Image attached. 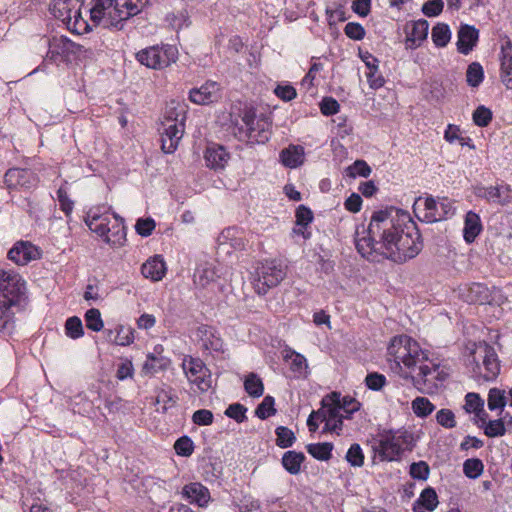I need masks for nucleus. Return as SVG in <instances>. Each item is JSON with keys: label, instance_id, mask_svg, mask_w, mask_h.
Here are the masks:
<instances>
[{"label": "nucleus", "instance_id": "obj_1", "mask_svg": "<svg viewBox=\"0 0 512 512\" xmlns=\"http://www.w3.org/2000/svg\"><path fill=\"white\" fill-rule=\"evenodd\" d=\"M362 257L379 261L384 256L397 264L415 258L423 249V240L416 222L402 209L389 207L373 213L367 236L355 241Z\"/></svg>", "mask_w": 512, "mask_h": 512}, {"label": "nucleus", "instance_id": "obj_2", "mask_svg": "<svg viewBox=\"0 0 512 512\" xmlns=\"http://www.w3.org/2000/svg\"><path fill=\"white\" fill-rule=\"evenodd\" d=\"M149 0H95L89 9L90 19L104 27L123 28V21L137 15Z\"/></svg>", "mask_w": 512, "mask_h": 512}, {"label": "nucleus", "instance_id": "obj_3", "mask_svg": "<svg viewBox=\"0 0 512 512\" xmlns=\"http://www.w3.org/2000/svg\"><path fill=\"white\" fill-rule=\"evenodd\" d=\"M389 361H394L397 367L403 363L407 368L426 362L428 355L422 351L419 344L407 335H398L391 339L387 348Z\"/></svg>", "mask_w": 512, "mask_h": 512}, {"label": "nucleus", "instance_id": "obj_4", "mask_svg": "<svg viewBox=\"0 0 512 512\" xmlns=\"http://www.w3.org/2000/svg\"><path fill=\"white\" fill-rule=\"evenodd\" d=\"M416 217L425 223H435L454 215L455 208L448 198H442L439 202L432 195L416 198L413 204Z\"/></svg>", "mask_w": 512, "mask_h": 512}, {"label": "nucleus", "instance_id": "obj_5", "mask_svg": "<svg viewBox=\"0 0 512 512\" xmlns=\"http://www.w3.org/2000/svg\"><path fill=\"white\" fill-rule=\"evenodd\" d=\"M185 109L178 105L167 111L164 131L161 133V149L164 153H173L184 133Z\"/></svg>", "mask_w": 512, "mask_h": 512}, {"label": "nucleus", "instance_id": "obj_6", "mask_svg": "<svg viewBox=\"0 0 512 512\" xmlns=\"http://www.w3.org/2000/svg\"><path fill=\"white\" fill-rule=\"evenodd\" d=\"M286 277V267L277 260L260 262L253 277V287L258 295H266L269 289L278 286Z\"/></svg>", "mask_w": 512, "mask_h": 512}, {"label": "nucleus", "instance_id": "obj_7", "mask_svg": "<svg viewBox=\"0 0 512 512\" xmlns=\"http://www.w3.org/2000/svg\"><path fill=\"white\" fill-rule=\"evenodd\" d=\"M81 0H54L50 10L54 17L66 24L67 28L82 34L89 28L88 22L81 14Z\"/></svg>", "mask_w": 512, "mask_h": 512}, {"label": "nucleus", "instance_id": "obj_8", "mask_svg": "<svg viewBox=\"0 0 512 512\" xmlns=\"http://www.w3.org/2000/svg\"><path fill=\"white\" fill-rule=\"evenodd\" d=\"M136 59L148 68L163 69L177 61L178 50L174 45H154L139 51Z\"/></svg>", "mask_w": 512, "mask_h": 512}, {"label": "nucleus", "instance_id": "obj_9", "mask_svg": "<svg viewBox=\"0 0 512 512\" xmlns=\"http://www.w3.org/2000/svg\"><path fill=\"white\" fill-rule=\"evenodd\" d=\"M25 292L26 283L18 273L0 269V299L6 306L19 305Z\"/></svg>", "mask_w": 512, "mask_h": 512}, {"label": "nucleus", "instance_id": "obj_10", "mask_svg": "<svg viewBox=\"0 0 512 512\" xmlns=\"http://www.w3.org/2000/svg\"><path fill=\"white\" fill-rule=\"evenodd\" d=\"M182 368L189 382L195 384L200 392L208 391L212 386L211 371L200 358L189 356L182 363Z\"/></svg>", "mask_w": 512, "mask_h": 512}, {"label": "nucleus", "instance_id": "obj_11", "mask_svg": "<svg viewBox=\"0 0 512 512\" xmlns=\"http://www.w3.org/2000/svg\"><path fill=\"white\" fill-rule=\"evenodd\" d=\"M419 374L413 377V382L416 388L422 393H433L438 389L437 377L439 376V365L425 362L418 363Z\"/></svg>", "mask_w": 512, "mask_h": 512}, {"label": "nucleus", "instance_id": "obj_12", "mask_svg": "<svg viewBox=\"0 0 512 512\" xmlns=\"http://www.w3.org/2000/svg\"><path fill=\"white\" fill-rule=\"evenodd\" d=\"M4 182L8 189H31L37 185L38 177L30 169L10 168L5 173Z\"/></svg>", "mask_w": 512, "mask_h": 512}, {"label": "nucleus", "instance_id": "obj_13", "mask_svg": "<svg viewBox=\"0 0 512 512\" xmlns=\"http://www.w3.org/2000/svg\"><path fill=\"white\" fill-rule=\"evenodd\" d=\"M395 441V432L392 430L384 431L380 434L378 446L374 447V450L379 454L381 460H397L404 452V447Z\"/></svg>", "mask_w": 512, "mask_h": 512}, {"label": "nucleus", "instance_id": "obj_14", "mask_svg": "<svg viewBox=\"0 0 512 512\" xmlns=\"http://www.w3.org/2000/svg\"><path fill=\"white\" fill-rule=\"evenodd\" d=\"M220 98V85L214 81H207L201 87L193 88L189 92L190 101L198 105H209Z\"/></svg>", "mask_w": 512, "mask_h": 512}, {"label": "nucleus", "instance_id": "obj_15", "mask_svg": "<svg viewBox=\"0 0 512 512\" xmlns=\"http://www.w3.org/2000/svg\"><path fill=\"white\" fill-rule=\"evenodd\" d=\"M8 259L17 265H26L32 260L39 259L40 250L28 241H19L9 250Z\"/></svg>", "mask_w": 512, "mask_h": 512}, {"label": "nucleus", "instance_id": "obj_16", "mask_svg": "<svg viewBox=\"0 0 512 512\" xmlns=\"http://www.w3.org/2000/svg\"><path fill=\"white\" fill-rule=\"evenodd\" d=\"M311 414L315 416L318 421L325 422L322 433L335 432L338 435L343 428V415L337 412L335 407L320 408L312 411Z\"/></svg>", "mask_w": 512, "mask_h": 512}, {"label": "nucleus", "instance_id": "obj_17", "mask_svg": "<svg viewBox=\"0 0 512 512\" xmlns=\"http://www.w3.org/2000/svg\"><path fill=\"white\" fill-rule=\"evenodd\" d=\"M476 195L490 203L502 206L512 202V189L508 185L504 184L480 187L477 189Z\"/></svg>", "mask_w": 512, "mask_h": 512}, {"label": "nucleus", "instance_id": "obj_18", "mask_svg": "<svg viewBox=\"0 0 512 512\" xmlns=\"http://www.w3.org/2000/svg\"><path fill=\"white\" fill-rule=\"evenodd\" d=\"M429 23L425 19H419L411 24L410 30L406 28V49H416L421 46L422 42L426 40L428 36Z\"/></svg>", "mask_w": 512, "mask_h": 512}, {"label": "nucleus", "instance_id": "obj_19", "mask_svg": "<svg viewBox=\"0 0 512 512\" xmlns=\"http://www.w3.org/2000/svg\"><path fill=\"white\" fill-rule=\"evenodd\" d=\"M479 39V31L472 25L462 24L458 31L457 50L463 55H468L476 46Z\"/></svg>", "mask_w": 512, "mask_h": 512}, {"label": "nucleus", "instance_id": "obj_20", "mask_svg": "<svg viewBox=\"0 0 512 512\" xmlns=\"http://www.w3.org/2000/svg\"><path fill=\"white\" fill-rule=\"evenodd\" d=\"M204 159L207 167L217 171L225 168L230 159V154L224 146L211 144L205 150Z\"/></svg>", "mask_w": 512, "mask_h": 512}, {"label": "nucleus", "instance_id": "obj_21", "mask_svg": "<svg viewBox=\"0 0 512 512\" xmlns=\"http://www.w3.org/2000/svg\"><path fill=\"white\" fill-rule=\"evenodd\" d=\"M182 495L190 503H195L199 507H206L211 500L208 488L199 482L186 484L182 489Z\"/></svg>", "mask_w": 512, "mask_h": 512}, {"label": "nucleus", "instance_id": "obj_22", "mask_svg": "<svg viewBox=\"0 0 512 512\" xmlns=\"http://www.w3.org/2000/svg\"><path fill=\"white\" fill-rule=\"evenodd\" d=\"M196 336L205 350L215 352L223 351V341L217 335L216 330L208 325H201L197 328Z\"/></svg>", "mask_w": 512, "mask_h": 512}, {"label": "nucleus", "instance_id": "obj_23", "mask_svg": "<svg viewBox=\"0 0 512 512\" xmlns=\"http://www.w3.org/2000/svg\"><path fill=\"white\" fill-rule=\"evenodd\" d=\"M500 77L507 89H512V43L507 40L501 48Z\"/></svg>", "mask_w": 512, "mask_h": 512}, {"label": "nucleus", "instance_id": "obj_24", "mask_svg": "<svg viewBox=\"0 0 512 512\" xmlns=\"http://www.w3.org/2000/svg\"><path fill=\"white\" fill-rule=\"evenodd\" d=\"M165 272V262L160 255H156L148 259L141 267L142 275L152 281L161 280L164 277Z\"/></svg>", "mask_w": 512, "mask_h": 512}, {"label": "nucleus", "instance_id": "obj_25", "mask_svg": "<svg viewBox=\"0 0 512 512\" xmlns=\"http://www.w3.org/2000/svg\"><path fill=\"white\" fill-rule=\"evenodd\" d=\"M483 364L487 371L484 378L487 381L494 380L500 372V364L495 349L487 343L483 344Z\"/></svg>", "mask_w": 512, "mask_h": 512}, {"label": "nucleus", "instance_id": "obj_26", "mask_svg": "<svg viewBox=\"0 0 512 512\" xmlns=\"http://www.w3.org/2000/svg\"><path fill=\"white\" fill-rule=\"evenodd\" d=\"M462 296L468 303L485 304L490 301L491 295L486 285L481 283H473L464 290Z\"/></svg>", "mask_w": 512, "mask_h": 512}, {"label": "nucleus", "instance_id": "obj_27", "mask_svg": "<svg viewBox=\"0 0 512 512\" xmlns=\"http://www.w3.org/2000/svg\"><path fill=\"white\" fill-rule=\"evenodd\" d=\"M304 148L300 145H289L280 152L281 163L288 168H296L304 162Z\"/></svg>", "mask_w": 512, "mask_h": 512}, {"label": "nucleus", "instance_id": "obj_28", "mask_svg": "<svg viewBox=\"0 0 512 512\" xmlns=\"http://www.w3.org/2000/svg\"><path fill=\"white\" fill-rule=\"evenodd\" d=\"M217 277L218 275L213 264L204 262L196 267L193 281L196 285L205 288L210 283L214 282Z\"/></svg>", "mask_w": 512, "mask_h": 512}, {"label": "nucleus", "instance_id": "obj_29", "mask_svg": "<svg viewBox=\"0 0 512 512\" xmlns=\"http://www.w3.org/2000/svg\"><path fill=\"white\" fill-rule=\"evenodd\" d=\"M464 239L467 243H472L482 231V224L478 214L469 211L465 216Z\"/></svg>", "mask_w": 512, "mask_h": 512}, {"label": "nucleus", "instance_id": "obj_30", "mask_svg": "<svg viewBox=\"0 0 512 512\" xmlns=\"http://www.w3.org/2000/svg\"><path fill=\"white\" fill-rule=\"evenodd\" d=\"M304 460L305 455L302 452L289 450L283 454L281 462L287 472L292 475H297L301 470V465Z\"/></svg>", "mask_w": 512, "mask_h": 512}, {"label": "nucleus", "instance_id": "obj_31", "mask_svg": "<svg viewBox=\"0 0 512 512\" xmlns=\"http://www.w3.org/2000/svg\"><path fill=\"white\" fill-rule=\"evenodd\" d=\"M266 123L257 121L255 127H251L249 132H246L247 141L250 144H264L270 138V131L265 127Z\"/></svg>", "mask_w": 512, "mask_h": 512}, {"label": "nucleus", "instance_id": "obj_32", "mask_svg": "<svg viewBox=\"0 0 512 512\" xmlns=\"http://www.w3.org/2000/svg\"><path fill=\"white\" fill-rule=\"evenodd\" d=\"M333 448L331 442L312 443L306 446L307 452L319 461H328L332 457Z\"/></svg>", "mask_w": 512, "mask_h": 512}, {"label": "nucleus", "instance_id": "obj_33", "mask_svg": "<svg viewBox=\"0 0 512 512\" xmlns=\"http://www.w3.org/2000/svg\"><path fill=\"white\" fill-rule=\"evenodd\" d=\"M414 504H416L417 509L421 506L428 511H434L439 504L438 495L435 489L430 486L423 489Z\"/></svg>", "mask_w": 512, "mask_h": 512}, {"label": "nucleus", "instance_id": "obj_34", "mask_svg": "<svg viewBox=\"0 0 512 512\" xmlns=\"http://www.w3.org/2000/svg\"><path fill=\"white\" fill-rule=\"evenodd\" d=\"M244 389L249 396L259 398L264 393V384L256 373L251 372L245 378Z\"/></svg>", "mask_w": 512, "mask_h": 512}, {"label": "nucleus", "instance_id": "obj_35", "mask_svg": "<svg viewBox=\"0 0 512 512\" xmlns=\"http://www.w3.org/2000/svg\"><path fill=\"white\" fill-rule=\"evenodd\" d=\"M451 39V31L447 24L438 23L432 28V40L435 46L445 47Z\"/></svg>", "mask_w": 512, "mask_h": 512}, {"label": "nucleus", "instance_id": "obj_36", "mask_svg": "<svg viewBox=\"0 0 512 512\" xmlns=\"http://www.w3.org/2000/svg\"><path fill=\"white\" fill-rule=\"evenodd\" d=\"M411 408L417 417L426 418L434 411L435 406L428 398L416 397L411 403Z\"/></svg>", "mask_w": 512, "mask_h": 512}, {"label": "nucleus", "instance_id": "obj_37", "mask_svg": "<svg viewBox=\"0 0 512 512\" xmlns=\"http://www.w3.org/2000/svg\"><path fill=\"white\" fill-rule=\"evenodd\" d=\"M276 445L280 448H289L296 441L294 432L285 426H279L275 429Z\"/></svg>", "mask_w": 512, "mask_h": 512}, {"label": "nucleus", "instance_id": "obj_38", "mask_svg": "<svg viewBox=\"0 0 512 512\" xmlns=\"http://www.w3.org/2000/svg\"><path fill=\"white\" fill-rule=\"evenodd\" d=\"M484 79V71L480 63L472 62L466 71V81L471 87H478Z\"/></svg>", "mask_w": 512, "mask_h": 512}, {"label": "nucleus", "instance_id": "obj_39", "mask_svg": "<svg viewBox=\"0 0 512 512\" xmlns=\"http://www.w3.org/2000/svg\"><path fill=\"white\" fill-rule=\"evenodd\" d=\"M275 400L272 396L267 395L264 397L262 402L258 404V406L255 409V415L261 419L265 420L273 415L276 414V409L274 407Z\"/></svg>", "mask_w": 512, "mask_h": 512}, {"label": "nucleus", "instance_id": "obj_40", "mask_svg": "<svg viewBox=\"0 0 512 512\" xmlns=\"http://www.w3.org/2000/svg\"><path fill=\"white\" fill-rule=\"evenodd\" d=\"M487 401L489 410H503L507 403L505 391L499 388H491L488 393Z\"/></svg>", "mask_w": 512, "mask_h": 512}, {"label": "nucleus", "instance_id": "obj_41", "mask_svg": "<svg viewBox=\"0 0 512 512\" xmlns=\"http://www.w3.org/2000/svg\"><path fill=\"white\" fill-rule=\"evenodd\" d=\"M484 434L489 438L502 437L505 435L507 428L504 419L489 420L483 428Z\"/></svg>", "mask_w": 512, "mask_h": 512}, {"label": "nucleus", "instance_id": "obj_42", "mask_svg": "<svg viewBox=\"0 0 512 512\" xmlns=\"http://www.w3.org/2000/svg\"><path fill=\"white\" fill-rule=\"evenodd\" d=\"M463 471L466 477L476 479L484 471L483 462L478 458L467 459L463 464Z\"/></svg>", "mask_w": 512, "mask_h": 512}, {"label": "nucleus", "instance_id": "obj_43", "mask_svg": "<svg viewBox=\"0 0 512 512\" xmlns=\"http://www.w3.org/2000/svg\"><path fill=\"white\" fill-rule=\"evenodd\" d=\"M65 332L71 339H78L84 335L83 324L79 317L72 316L66 320Z\"/></svg>", "mask_w": 512, "mask_h": 512}, {"label": "nucleus", "instance_id": "obj_44", "mask_svg": "<svg viewBox=\"0 0 512 512\" xmlns=\"http://www.w3.org/2000/svg\"><path fill=\"white\" fill-rule=\"evenodd\" d=\"M109 223V217H105V220L87 222L86 225L92 232L96 233L100 237H103L105 242L110 243L111 240L108 234L111 229L109 227Z\"/></svg>", "mask_w": 512, "mask_h": 512}, {"label": "nucleus", "instance_id": "obj_45", "mask_svg": "<svg viewBox=\"0 0 512 512\" xmlns=\"http://www.w3.org/2000/svg\"><path fill=\"white\" fill-rule=\"evenodd\" d=\"M175 452L178 456L189 457L194 452V443L189 436H182L175 441Z\"/></svg>", "mask_w": 512, "mask_h": 512}, {"label": "nucleus", "instance_id": "obj_46", "mask_svg": "<svg viewBox=\"0 0 512 512\" xmlns=\"http://www.w3.org/2000/svg\"><path fill=\"white\" fill-rule=\"evenodd\" d=\"M84 317L88 329L94 332H99L103 329V321L101 318V313L98 309L91 308L87 310Z\"/></svg>", "mask_w": 512, "mask_h": 512}, {"label": "nucleus", "instance_id": "obj_47", "mask_svg": "<svg viewBox=\"0 0 512 512\" xmlns=\"http://www.w3.org/2000/svg\"><path fill=\"white\" fill-rule=\"evenodd\" d=\"M473 122L479 127H486L492 121V111L484 105L478 106L472 115Z\"/></svg>", "mask_w": 512, "mask_h": 512}, {"label": "nucleus", "instance_id": "obj_48", "mask_svg": "<svg viewBox=\"0 0 512 512\" xmlns=\"http://www.w3.org/2000/svg\"><path fill=\"white\" fill-rule=\"evenodd\" d=\"M347 175L351 178L361 176L364 178L369 177L371 174V167L364 160H356L352 165L346 169Z\"/></svg>", "mask_w": 512, "mask_h": 512}, {"label": "nucleus", "instance_id": "obj_49", "mask_svg": "<svg viewBox=\"0 0 512 512\" xmlns=\"http://www.w3.org/2000/svg\"><path fill=\"white\" fill-rule=\"evenodd\" d=\"M484 407V400L477 393H467L465 396L464 409L467 413L478 414Z\"/></svg>", "mask_w": 512, "mask_h": 512}, {"label": "nucleus", "instance_id": "obj_50", "mask_svg": "<svg viewBox=\"0 0 512 512\" xmlns=\"http://www.w3.org/2000/svg\"><path fill=\"white\" fill-rule=\"evenodd\" d=\"M246 412L247 408L243 404L233 403L226 408L224 414L237 423H243L247 420Z\"/></svg>", "mask_w": 512, "mask_h": 512}, {"label": "nucleus", "instance_id": "obj_51", "mask_svg": "<svg viewBox=\"0 0 512 512\" xmlns=\"http://www.w3.org/2000/svg\"><path fill=\"white\" fill-rule=\"evenodd\" d=\"M361 407V403L357 401L355 398L351 396H344L342 398L341 406L336 407L337 412L340 413V410H343L346 414L343 416V419H350L351 415L355 412H357Z\"/></svg>", "mask_w": 512, "mask_h": 512}, {"label": "nucleus", "instance_id": "obj_52", "mask_svg": "<svg viewBox=\"0 0 512 512\" xmlns=\"http://www.w3.org/2000/svg\"><path fill=\"white\" fill-rule=\"evenodd\" d=\"M345 458L353 467H361L364 464V454L360 445L357 443L350 446Z\"/></svg>", "mask_w": 512, "mask_h": 512}, {"label": "nucleus", "instance_id": "obj_53", "mask_svg": "<svg viewBox=\"0 0 512 512\" xmlns=\"http://www.w3.org/2000/svg\"><path fill=\"white\" fill-rule=\"evenodd\" d=\"M134 340L133 331L130 328H126L122 325L116 327V334L112 343L120 346H126L132 343Z\"/></svg>", "mask_w": 512, "mask_h": 512}, {"label": "nucleus", "instance_id": "obj_54", "mask_svg": "<svg viewBox=\"0 0 512 512\" xmlns=\"http://www.w3.org/2000/svg\"><path fill=\"white\" fill-rule=\"evenodd\" d=\"M410 476L417 480H427L430 474V467L425 461L413 462L410 465Z\"/></svg>", "mask_w": 512, "mask_h": 512}, {"label": "nucleus", "instance_id": "obj_55", "mask_svg": "<svg viewBox=\"0 0 512 512\" xmlns=\"http://www.w3.org/2000/svg\"><path fill=\"white\" fill-rule=\"evenodd\" d=\"M110 209L111 207L107 205H97L91 207L84 217L85 223L105 220V217H108L107 214L110 211Z\"/></svg>", "mask_w": 512, "mask_h": 512}, {"label": "nucleus", "instance_id": "obj_56", "mask_svg": "<svg viewBox=\"0 0 512 512\" xmlns=\"http://www.w3.org/2000/svg\"><path fill=\"white\" fill-rule=\"evenodd\" d=\"M436 421L444 428L451 429L456 426L455 414L450 409H440L436 413Z\"/></svg>", "mask_w": 512, "mask_h": 512}, {"label": "nucleus", "instance_id": "obj_57", "mask_svg": "<svg viewBox=\"0 0 512 512\" xmlns=\"http://www.w3.org/2000/svg\"><path fill=\"white\" fill-rule=\"evenodd\" d=\"M296 225L307 228V226L313 221V212L310 208L305 205H300L295 212Z\"/></svg>", "mask_w": 512, "mask_h": 512}, {"label": "nucleus", "instance_id": "obj_58", "mask_svg": "<svg viewBox=\"0 0 512 512\" xmlns=\"http://www.w3.org/2000/svg\"><path fill=\"white\" fill-rule=\"evenodd\" d=\"M366 386L373 391H380L386 384V377L378 372H370L365 378Z\"/></svg>", "mask_w": 512, "mask_h": 512}, {"label": "nucleus", "instance_id": "obj_59", "mask_svg": "<svg viewBox=\"0 0 512 512\" xmlns=\"http://www.w3.org/2000/svg\"><path fill=\"white\" fill-rule=\"evenodd\" d=\"M237 229L236 228H227L222 231L220 234L219 239L220 240H231L230 245L234 249L242 250L244 248V241L240 237H236ZM224 241H221V244H223Z\"/></svg>", "mask_w": 512, "mask_h": 512}, {"label": "nucleus", "instance_id": "obj_60", "mask_svg": "<svg viewBox=\"0 0 512 512\" xmlns=\"http://www.w3.org/2000/svg\"><path fill=\"white\" fill-rule=\"evenodd\" d=\"M178 397L172 393V389L169 390L162 389L156 397V403H163V412H166L169 407L175 406L177 403Z\"/></svg>", "mask_w": 512, "mask_h": 512}, {"label": "nucleus", "instance_id": "obj_61", "mask_svg": "<svg viewBox=\"0 0 512 512\" xmlns=\"http://www.w3.org/2000/svg\"><path fill=\"white\" fill-rule=\"evenodd\" d=\"M135 229L140 236L148 237L155 229V221L150 217L140 218L136 222Z\"/></svg>", "mask_w": 512, "mask_h": 512}, {"label": "nucleus", "instance_id": "obj_62", "mask_svg": "<svg viewBox=\"0 0 512 512\" xmlns=\"http://www.w3.org/2000/svg\"><path fill=\"white\" fill-rule=\"evenodd\" d=\"M443 0H429L422 6V12L427 17H436L443 11Z\"/></svg>", "mask_w": 512, "mask_h": 512}, {"label": "nucleus", "instance_id": "obj_63", "mask_svg": "<svg viewBox=\"0 0 512 512\" xmlns=\"http://www.w3.org/2000/svg\"><path fill=\"white\" fill-rule=\"evenodd\" d=\"M346 36L352 40H362L365 37V29L360 23L349 22L344 27Z\"/></svg>", "mask_w": 512, "mask_h": 512}, {"label": "nucleus", "instance_id": "obj_64", "mask_svg": "<svg viewBox=\"0 0 512 512\" xmlns=\"http://www.w3.org/2000/svg\"><path fill=\"white\" fill-rule=\"evenodd\" d=\"M57 199L61 210L67 217H69L72 213L74 202L68 197V194L63 187H60L57 190Z\"/></svg>", "mask_w": 512, "mask_h": 512}]
</instances>
